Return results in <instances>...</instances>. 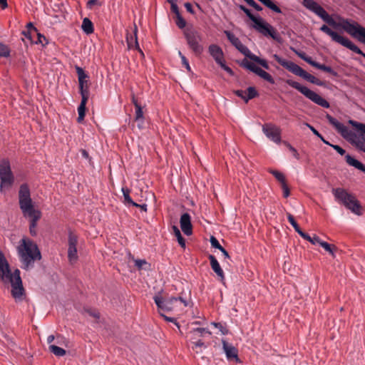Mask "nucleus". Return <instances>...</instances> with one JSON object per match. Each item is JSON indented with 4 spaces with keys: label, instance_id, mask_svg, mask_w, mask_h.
Segmentation results:
<instances>
[{
    "label": "nucleus",
    "instance_id": "f257e3e1",
    "mask_svg": "<svg viewBox=\"0 0 365 365\" xmlns=\"http://www.w3.org/2000/svg\"><path fill=\"white\" fill-rule=\"evenodd\" d=\"M302 4L307 9L319 16L327 24H323L320 27L319 29L322 32L331 37L333 41L341 44L351 51L365 58V53H364L356 45H355L348 38L344 37L331 29L329 26L336 29H341L344 30L351 36L357 39L359 42L365 44L364 27L352 19H346L339 15L336 16V19L339 21V22H336L333 19V17L329 14L327 11L314 0H302Z\"/></svg>",
    "mask_w": 365,
    "mask_h": 365
},
{
    "label": "nucleus",
    "instance_id": "f03ea898",
    "mask_svg": "<svg viewBox=\"0 0 365 365\" xmlns=\"http://www.w3.org/2000/svg\"><path fill=\"white\" fill-rule=\"evenodd\" d=\"M328 119L337 131L359 150L365 153V124L353 120L349 121L359 133L356 134L336 119L328 115Z\"/></svg>",
    "mask_w": 365,
    "mask_h": 365
},
{
    "label": "nucleus",
    "instance_id": "7ed1b4c3",
    "mask_svg": "<svg viewBox=\"0 0 365 365\" xmlns=\"http://www.w3.org/2000/svg\"><path fill=\"white\" fill-rule=\"evenodd\" d=\"M19 206L24 217L30 220L29 232L32 236L36 235L37 222L41 217L40 210L35 209L31 198L30 189L27 184H22L19 191Z\"/></svg>",
    "mask_w": 365,
    "mask_h": 365
},
{
    "label": "nucleus",
    "instance_id": "20e7f679",
    "mask_svg": "<svg viewBox=\"0 0 365 365\" xmlns=\"http://www.w3.org/2000/svg\"><path fill=\"white\" fill-rule=\"evenodd\" d=\"M17 252L24 269L32 266L35 261L41 258L37 245L28 237H23L17 247Z\"/></svg>",
    "mask_w": 365,
    "mask_h": 365
},
{
    "label": "nucleus",
    "instance_id": "39448f33",
    "mask_svg": "<svg viewBox=\"0 0 365 365\" xmlns=\"http://www.w3.org/2000/svg\"><path fill=\"white\" fill-rule=\"evenodd\" d=\"M153 299L160 314L176 312L187 305V302L181 297H170L165 299L158 294L154 296Z\"/></svg>",
    "mask_w": 365,
    "mask_h": 365
},
{
    "label": "nucleus",
    "instance_id": "423d86ee",
    "mask_svg": "<svg viewBox=\"0 0 365 365\" xmlns=\"http://www.w3.org/2000/svg\"><path fill=\"white\" fill-rule=\"evenodd\" d=\"M225 34L230 41V42L243 55L253 61L255 63L259 64L265 69H269V65L265 59L261 58L259 56L252 53L250 49L245 46L241 41L234 34L230 31H225Z\"/></svg>",
    "mask_w": 365,
    "mask_h": 365
},
{
    "label": "nucleus",
    "instance_id": "0eeeda50",
    "mask_svg": "<svg viewBox=\"0 0 365 365\" xmlns=\"http://www.w3.org/2000/svg\"><path fill=\"white\" fill-rule=\"evenodd\" d=\"M333 194L335 198L342 203L347 209L357 215H361V207L356 197L342 188H336L333 190Z\"/></svg>",
    "mask_w": 365,
    "mask_h": 365
},
{
    "label": "nucleus",
    "instance_id": "6e6552de",
    "mask_svg": "<svg viewBox=\"0 0 365 365\" xmlns=\"http://www.w3.org/2000/svg\"><path fill=\"white\" fill-rule=\"evenodd\" d=\"M286 83L289 86L297 89L301 93H302L306 98H307L314 103L325 108H329V103L326 99L322 98L321 96H319L314 91L309 89L307 87L302 86L299 83L291 79L287 80Z\"/></svg>",
    "mask_w": 365,
    "mask_h": 365
},
{
    "label": "nucleus",
    "instance_id": "1a4fd4ad",
    "mask_svg": "<svg viewBox=\"0 0 365 365\" xmlns=\"http://www.w3.org/2000/svg\"><path fill=\"white\" fill-rule=\"evenodd\" d=\"M184 36L189 48L192 52L200 56L204 51L203 37L201 33L192 29H187L184 31Z\"/></svg>",
    "mask_w": 365,
    "mask_h": 365
},
{
    "label": "nucleus",
    "instance_id": "9d476101",
    "mask_svg": "<svg viewBox=\"0 0 365 365\" xmlns=\"http://www.w3.org/2000/svg\"><path fill=\"white\" fill-rule=\"evenodd\" d=\"M0 191L1 192L11 187L14 182V177L8 159H3L0 162Z\"/></svg>",
    "mask_w": 365,
    "mask_h": 365
},
{
    "label": "nucleus",
    "instance_id": "9b49d317",
    "mask_svg": "<svg viewBox=\"0 0 365 365\" xmlns=\"http://www.w3.org/2000/svg\"><path fill=\"white\" fill-rule=\"evenodd\" d=\"M4 283H11V295L16 300H21L24 294V289L22 285L20 272L16 269L11 275L8 277V279L2 280Z\"/></svg>",
    "mask_w": 365,
    "mask_h": 365
},
{
    "label": "nucleus",
    "instance_id": "f8f14e48",
    "mask_svg": "<svg viewBox=\"0 0 365 365\" xmlns=\"http://www.w3.org/2000/svg\"><path fill=\"white\" fill-rule=\"evenodd\" d=\"M252 27L257 31L265 36H270L274 39L276 38L275 29L269 24L264 21L260 17H258L255 21L253 22Z\"/></svg>",
    "mask_w": 365,
    "mask_h": 365
},
{
    "label": "nucleus",
    "instance_id": "ddd939ff",
    "mask_svg": "<svg viewBox=\"0 0 365 365\" xmlns=\"http://www.w3.org/2000/svg\"><path fill=\"white\" fill-rule=\"evenodd\" d=\"M262 131L272 141L277 144L281 143V129L278 126L272 123H265L262 126Z\"/></svg>",
    "mask_w": 365,
    "mask_h": 365
},
{
    "label": "nucleus",
    "instance_id": "4468645a",
    "mask_svg": "<svg viewBox=\"0 0 365 365\" xmlns=\"http://www.w3.org/2000/svg\"><path fill=\"white\" fill-rule=\"evenodd\" d=\"M273 58L283 67L287 68L289 71L292 72L293 74L298 76L299 77H302L304 70L302 69L299 66L294 63L292 61H287L281 58L277 54H274Z\"/></svg>",
    "mask_w": 365,
    "mask_h": 365
},
{
    "label": "nucleus",
    "instance_id": "2eb2a0df",
    "mask_svg": "<svg viewBox=\"0 0 365 365\" xmlns=\"http://www.w3.org/2000/svg\"><path fill=\"white\" fill-rule=\"evenodd\" d=\"M297 56L306 61L307 63L311 65L312 66L320 69L323 71L329 73L334 76H337V72H336L331 67L326 66L324 64H321L317 61H314L312 57L308 56L304 52H296Z\"/></svg>",
    "mask_w": 365,
    "mask_h": 365
},
{
    "label": "nucleus",
    "instance_id": "dca6fc26",
    "mask_svg": "<svg viewBox=\"0 0 365 365\" xmlns=\"http://www.w3.org/2000/svg\"><path fill=\"white\" fill-rule=\"evenodd\" d=\"M244 66L250 70V71L255 73L260 78L267 81V82L274 84V80L272 76L259 66H257L255 63L250 61H245L243 63Z\"/></svg>",
    "mask_w": 365,
    "mask_h": 365
},
{
    "label": "nucleus",
    "instance_id": "f3484780",
    "mask_svg": "<svg viewBox=\"0 0 365 365\" xmlns=\"http://www.w3.org/2000/svg\"><path fill=\"white\" fill-rule=\"evenodd\" d=\"M77 243V236L73 233L70 232L68 235V258L71 263L75 262L78 259Z\"/></svg>",
    "mask_w": 365,
    "mask_h": 365
},
{
    "label": "nucleus",
    "instance_id": "a211bd4d",
    "mask_svg": "<svg viewBox=\"0 0 365 365\" xmlns=\"http://www.w3.org/2000/svg\"><path fill=\"white\" fill-rule=\"evenodd\" d=\"M180 224L182 231L185 235L189 236L192 233V225L191 223V217L190 215L185 212L183 213L180 220Z\"/></svg>",
    "mask_w": 365,
    "mask_h": 365
},
{
    "label": "nucleus",
    "instance_id": "6ab92c4d",
    "mask_svg": "<svg viewBox=\"0 0 365 365\" xmlns=\"http://www.w3.org/2000/svg\"><path fill=\"white\" fill-rule=\"evenodd\" d=\"M234 93L243 99L246 103L258 96L257 91L254 87H249L246 91L236 90Z\"/></svg>",
    "mask_w": 365,
    "mask_h": 365
},
{
    "label": "nucleus",
    "instance_id": "aec40b11",
    "mask_svg": "<svg viewBox=\"0 0 365 365\" xmlns=\"http://www.w3.org/2000/svg\"><path fill=\"white\" fill-rule=\"evenodd\" d=\"M208 51L217 64H220L225 61L224 53L219 46L216 44L210 45L208 47Z\"/></svg>",
    "mask_w": 365,
    "mask_h": 365
},
{
    "label": "nucleus",
    "instance_id": "412c9836",
    "mask_svg": "<svg viewBox=\"0 0 365 365\" xmlns=\"http://www.w3.org/2000/svg\"><path fill=\"white\" fill-rule=\"evenodd\" d=\"M12 274L4 255L0 252V279H8V277Z\"/></svg>",
    "mask_w": 365,
    "mask_h": 365
},
{
    "label": "nucleus",
    "instance_id": "4be33fe9",
    "mask_svg": "<svg viewBox=\"0 0 365 365\" xmlns=\"http://www.w3.org/2000/svg\"><path fill=\"white\" fill-rule=\"evenodd\" d=\"M208 258L210 262L212 269L215 272L220 281L224 283L225 280V276L217 259L214 255H209Z\"/></svg>",
    "mask_w": 365,
    "mask_h": 365
},
{
    "label": "nucleus",
    "instance_id": "5701e85b",
    "mask_svg": "<svg viewBox=\"0 0 365 365\" xmlns=\"http://www.w3.org/2000/svg\"><path fill=\"white\" fill-rule=\"evenodd\" d=\"M126 42L128 45V49H136L138 50L142 55L143 53L142 50L140 48L138 38H137V29H135V31L133 34L128 33L126 35Z\"/></svg>",
    "mask_w": 365,
    "mask_h": 365
},
{
    "label": "nucleus",
    "instance_id": "b1692460",
    "mask_svg": "<svg viewBox=\"0 0 365 365\" xmlns=\"http://www.w3.org/2000/svg\"><path fill=\"white\" fill-rule=\"evenodd\" d=\"M222 346L225 352L227 359H235L236 361H239L237 356V349L231 344H229L226 341H222Z\"/></svg>",
    "mask_w": 365,
    "mask_h": 365
},
{
    "label": "nucleus",
    "instance_id": "393cba45",
    "mask_svg": "<svg viewBox=\"0 0 365 365\" xmlns=\"http://www.w3.org/2000/svg\"><path fill=\"white\" fill-rule=\"evenodd\" d=\"M204 334H211V332L205 328H197L190 331L188 334L192 342L200 339L199 338L202 337Z\"/></svg>",
    "mask_w": 365,
    "mask_h": 365
},
{
    "label": "nucleus",
    "instance_id": "a878e982",
    "mask_svg": "<svg viewBox=\"0 0 365 365\" xmlns=\"http://www.w3.org/2000/svg\"><path fill=\"white\" fill-rule=\"evenodd\" d=\"M88 97L83 96L81 97V101L80 105L78 107V116L77 118V121L78 123L83 122L86 115V103L88 101Z\"/></svg>",
    "mask_w": 365,
    "mask_h": 365
},
{
    "label": "nucleus",
    "instance_id": "bb28decb",
    "mask_svg": "<svg viewBox=\"0 0 365 365\" xmlns=\"http://www.w3.org/2000/svg\"><path fill=\"white\" fill-rule=\"evenodd\" d=\"M135 113V121L138 123V127L139 129L144 128L145 118L141 105H136Z\"/></svg>",
    "mask_w": 365,
    "mask_h": 365
},
{
    "label": "nucleus",
    "instance_id": "cd10ccee",
    "mask_svg": "<svg viewBox=\"0 0 365 365\" xmlns=\"http://www.w3.org/2000/svg\"><path fill=\"white\" fill-rule=\"evenodd\" d=\"M345 158H346V163L349 165H351V166L357 168L358 170L365 173V165L363 163H361L359 160L354 159L349 155H346Z\"/></svg>",
    "mask_w": 365,
    "mask_h": 365
},
{
    "label": "nucleus",
    "instance_id": "c85d7f7f",
    "mask_svg": "<svg viewBox=\"0 0 365 365\" xmlns=\"http://www.w3.org/2000/svg\"><path fill=\"white\" fill-rule=\"evenodd\" d=\"M122 192L124 197V203L125 205H132L133 207H138V204L134 202L130 196V190L128 187H122Z\"/></svg>",
    "mask_w": 365,
    "mask_h": 365
},
{
    "label": "nucleus",
    "instance_id": "c756f323",
    "mask_svg": "<svg viewBox=\"0 0 365 365\" xmlns=\"http://www.w3.org/2000/svg\"><path fill=\"white\" fill-rule=\"evenodd\" d=\"M81 29L86 34H91L94 31L93 24L88 18L83 19Z\"/></svg>",
    "mask_w": 365,
    "mask_h": 365
},
{
    "label": "nucleus",
    "instance_id": "7c9ffc66",
    "mask_svg": "<svg viewBox=\"0 0 365 365\" xmlns=\"http://www.w3.org/2000/svg\"><path fill=\"white\" fill-rule=\"evenodd\" d=\"M29 39L31 40V43L35 44H41L43 46L48 43L46 37L38 31L37 34H34L31 36V38Z\"/></svg>",
    "mask_w": 365,
    "mask_h": 365
},
{
    "label": "nucleus",
    "instance_id": "2f4dec72",
    "mask_svg": "<svg viewBox=\"0 0 365 365\" xmlns=\"http://www.w3.org/2000/svg\"><path fill=\"white\" fill-rule=\"evenodd\" d=\"M173 234L176 237L179 245L182 247H185V240L181 235V232L178 227L175 225L173 227Z\"/></svg>",
    "mask_w": 365,
    "mask_h": 365
},
{
    "label": "nucleus",
    "instance_id": "473e14b6",
    "mask_svg": "<svg viewBox=\"0 0 365 365\" xmlns=\"http://www.w3.org/2000/svg\"><path fill=\"white\" fill-rule=\"evenodd\" d=\"M303 239L309 241L312 245L319 244L320 245L322 240L316 235H314L312 237L309 235L308 234L304 232L301 236Z\"/></svg>",
    "mask_w": 365,
    "mask_h": 365
},
{
    "label": "nucleus",
    "instance_id": "72a5a7b5",
    "mask_svg": "<svg viewBox=\"0 0 365 365\" xmlns=\"http://www.w3.org/2000/svg\"><path fill=\"white\" fill-rule=\"evenodd\" d=\"M287 220L292 225V226L294 227V230L300 235H303L304 232L302 230V229L299 227L297 222L295 221L294 217L291 214L287 215Z\"/></svg>",
    "mask_w": 365,
    "mask_h": 365
},
{
    "label": "nucleus",
    "instance_id": "f704fd0d",
    "mask_svg": "<svg viewBox=\"0 0 365 365\" xmlns=\"http://www.w3.org/2000/svg\"><path fill=\"white\" fill-rule=\"evenodd\" d=\"M78 83H79L80 93H81V97H83V96L88 97L89 91H88V88L87 86V81L86 80L78 81Z\"/></svg>",
    "mask_w": 365,
    "mask_h": 365
},
{
    "label": "nucleus",
    "instance_id": "c9c22d12",
    "mask_svg": "<svg viewBox=\"0 0 365 365\" xmlns=\"http://www.w3.org/2000/svg\"><path fill=\"white\" fill-rule=\"evenodd\" d=\"M49 350L57 356H63L66 354V351L63 349L56 345H50Z\"/></svg>",
    "mask_w": 365,
    "mask_h": 365
},
{
    "label": "nucleus",
    "instance_id": "e433bc0d",
    "mask_svg": "<svg viewBox=\"0 0 365 365\" xmlns=\"http://www.w3.org/2000/svg\"><path fill=\"white\" fill-rule=\"evenodd\" d=\"M302 78L312 83H314V84H316L318 86L322 85V83L316 77L309 74L307 71H304Z\"/></svg>",
    "mask_w": 365,
    "mask_h": 365
},
{
    "label": "nucleus",
    "instance_id": "4c0bfd02",
    "mask_svg": "<svg viewBox=\"0 0 365 365\" xmlns=\"http://www.w3.org/2000/svg\"><path fill=\"white\" fill-rule=\"evenodd\" d=\"M27 29H28V31L26 32H24V36L27 38H31V36L34 34H37V29L33 25L32 23H29L26 26Z\"/></svg>",
    "mask_w": 365,
    "mask_h": 365
},
{
    "label": "nucleus",
    "instance_id": "58836bf2",
    "mask_svg": "<svg viewBox=\"0 0 365 365\" xmlns=\"http://www.w3.org/2000/svg\"><path fill=\"white\" fill-rule=\"evenodd\" d=\"M192 349L196 352L200 353L202 351V348L205 347L204 342L201 339H197V341H192Z\"/></svg>",
    "mask_w": 365,
    "mask_h": 365
},
{
    "label": "nucleus",
    "instance_id": "ea45409f",
    "mask_svg": "<svg viewBox=\"0 0 365 365\" xmlns=\"http://www.w3.org/2000/svg\"><path fill=\"white\" fill-rule=\"evenodd\" d=\"M10 56V48L8 46L0 42V57L8 58Z\"/></svg>",
    "mask_w": 365,
    "mask_h": 365
},
{
    "label": "nucleus",
    "instance_id": "a19ab883",
    "mask_svg": "<svg viewBox=\"0 0 365 365\" xmlns=\"http://www.w3.org/2000/svg\"><path fill=\"white\" fill-rule=\"evenodd\" d=\"M283 144L289 150V151L292 153L293 156L297 159L299 160L300 156L295 148H294L289 142L283 141Z\"/></svg>",
    "mask_w": 365,
    "mask_h": 365
},
{
    "label": "nucleus",
    "instance_id": "79ce46f5",
    "mask_svg": "<svg viewBox=\"0 0 365 365\" xmlns=\"http://www.w3.org/2000/svg\"><path fill=\"white\" fill-rule=\"evenodd\" d=\"M270 173L275 177V178L282 184L285 183V177L283 173L277 170H271Z\"/></svg>",
    "mask_w": 365,
    "mask_h": 365
},
{
    "label": "nucleus",
    "instance_id": "37998d69",
    "mask_svg": "<svg viewBox=\"0 0 365 365\" xmlns=\"http://www.w3.org/2000/svg\"><path fill=\"white\" fill-rule=\"evenodd\" d=\"M305 125L312 131V133L317 135V137H319L322 141L324 143L327 144V145H330V143L326 140L324 137L312 126L310 124L306 123Z\"/></svg>",
    "mask_w": 365,
    "mask_h": 365
},
{
    "label": "nucleus",
    "instance_id": "c03bdc74",
    "mask_svg": "<svg viewBox=\"0 0 365 365\" xmlns=\"http://www.w3.org/2000/svg\"><path fill=\"white\" fill-rule=\"evenodd\" d=\"M175 24L180 29H184L186 26V21L181 14L175 16Z\"/></svg>",
    "mask_w": 365,
    "mask_h": 365
},
{
    "label": "nucleus",
    "instance_id": "a18cd8bd",
    "mask_svg": "<svg viewBox=\"0 0 365 365\" xmlns=\"http://www.w3.org/2000/svg\"><path fill=\"white\" fill-rule=\"evenodd\" d=\"M76 70L78 74V81L86 80V78H88V76L82 68L76 66Z\"/></svg>",
    "mask_w": 365,
    "mask_h": 365
},
{
    "label": "nucleus",
    "instance_id": "49530a36",
    "mask_svg": "<svg viewBox=\"0 0 365 365\" xmlns=\"http://www.w3.org/2000/svg\"><path fill=\"white\" fill-rule=\"evenodd\" d=\"M178 54H179V56L181 58V61H182V65L185 66V68L188 71H191V68L190 66V64H189V62H188V60L186 58V57L182 53L181 51H179L178 52Z\"/></svg>",
    "mask_w": 365,
    "mask_h": 365
},
{
    "label": "nucleus",
    "instance_id": "de8ad7c7",
    "mask_svg": "<svg viewBox=\"0 0 365 365\" xmlns=\"http://www.w3.org/2000/svg\"><path fill=\"white\" fill-rule=\"evenodd\" d=\"M320 245L328 252L333 255V250L334 248V246H331L329 243L322 241L320 244Z\"/></svg>",
    "mask_w": 365,
    "mask_h": 365
},
{
    "label": "nucleus",
    "instance_id": "09e8293b",
    "mask_svg": "<svg viewBox=\"0 0 365 365\" xmlns=\"http://www.w3.org/2000/svg\"><path fill=\"white\" fill-rule=\"evenodd\" d=\"M241 9L245 13V14L249 17L250 20L252 21V22L255 21V20L258 18L255 16L250 11V9L245 6H241Z\"/></svg>",
    "mask_w": 365,
    "mask_h": 365
},
{
    "label": "nucleus",
    "instance_id": "8fccbe9b",
    "mask_svg": "<svg viewBox=\"0 0 365 365\" xmlns=\"http://www.w3.org/2000/svg\"><path fill=\"white\" fill-rule=\"evenodd\" d=\"M135 265L137 267L138 269H141L144 265L148 264V263L145 259H135L134 260Z\"/></svg>",
    "mask_w": 365,
    "mask_h": 365
},
{
    "label": "nucleus",
    "instance_id": "3c124183",
    "mask_svg": "<svg viewBox=\"0 0 365 365\" xmlns=\"http://www.w3.org/2000/svg\"><path fill=\"white\" fill-rule=\"evenodd\" d=\"M223 70H225L227 73H228L230 76L234 75L233 71L225 64V61L218 64Z\"/></svg>",
    "mask_w": 365,
    "mask_h": 365
},
{
    "label": "nucleus",
    "instance_id": "603ef678",
    "mask_svg": "<svg viewBox=\"0 0 365 365\" xmlns=\"http://www.w3.org/2000/svg\"><path fill=\"white\" fill-rule=\"evenodd\" d=\"M210 243H211V245L215 247V248H217L218 250H220L222 247L220 245V242H218V240L215 237H211V239H210Z\"/></svg>",
    "mask_w": 365,
    "mask_h": 365
},
{
    "label": "nucleus",
    "instance_id": "864d4df0",
    "mask_svg": "<svg viewBox=\"0 0 365 365\" xmlns=\"http://www.w3.org/2000/svg\"><path fill=\"white\" fill-rule=\"evenodd\" d=\"M160 314L161 317H163L164 318V319L165 321L173 322L178 327V329L180 328V325H179L178 322H177V321L175 318L168 317V316L165 315V314Z\"/></svg>",
    "mask_w": 365,
    "mask_h": 365
},
{
    "label": "nucleus",
    "instance_id": "5fc2aeb1",
    "mask_svg": "<svg viewBox=\"0 0 365 365\" xmlns=\"http://www.w3.org/2000/svg\"><path fill=\"white\" fill-rule=\"evenodd\" d=\"M101 6V4L99 2L98 0H88L87 2V8L88 9H92L94 6Z\"/></svg>",
    "mask_w": 365,
    "mask_h": 365
},
{
    "label": "nucleus",
    "instance_id": "6e6d98bb",
    "mask_svg": "<svg viewBox=\"0 0 365 365\" xmlns=\"http://www.w3.org/2000/svg\"><path fill=\"white\" fill-rule=\"evenodd\" d=\"M282 190H283V196L284 197L287 198L289 196V189L287 186V185L285 183L282 184Z\"/></svg>",
    "mask_w": 365,
    "mask_h": 365
},
{
    "label": "nucleus",
    "instance_id": "4d7b16f0",
    "mask_svg": "<svg viewBox=\"0 0 365 365\" xmlns=\"http://www.w3.org/2000/svg\"><path fill=\"white\" fill-rule=\"evenodd\" d=\"M331 147H332L338 153H339L341 155H343L345 154V150H344L342 148H341L339 145H332L330 143L329 145Z\"/></svg>",
    "mask_w": 365,
    "mask_h": 365
},
{
    "label": "nucleus",
    "instance_id": "13d9d810",
    "mask_svg": "<svg viewBox=\"0 0 365 365\" xmlns=\"http://www.w3.org/2000/svg\"><path fill=\"white\" fill-rule=\"evenodd\" d=\"M170 9L172 12L175 14V16H179L180 14L177 4L170 5Z\"/></svg>",
    "mask_w": 365,
    "mask_h": 365
},
{
    "label": "nucleus",
    "instance_id": "bf43d9fd",
    "mask_svg": "<svg viewBox=\"0 0 365 365\" xmlns=\"http://www.w3.org/2000/svg\"><path fill=\"white\" fill-rule=\"evenodd\" d=\"M212 325H213L215 327L219 329L223 334L226 333V331H224L225 329L224 328V327L222 325L221 323L212 322Z\"/></svg>",
    "mask_w": 365,
    "mask_h": 365
},
{
    "label": "nucleus",
    "instance_id": "052dcab7",
    "mask_svg": "<svg viewBox=\"0 0 365 365\" xmlns=\"http://www.w3.org/2000/svg\"><path fill=\"white\" fill-rule=\"evenodd\" d=\"M185 7L189 13L194 14V10H193L192 6L190 3H185Z\"/></svg>",
    "mask_w": 365,
    "mask_h": 365
},
{
    "label": "nucleus",
    "instance_id": "680f3d73",
    "mask_svg": "<svg viewBox=\"0 0 365 365\" xmlns=\"http://www.w3.org/2000/svg\"><path fill=\"white\" fill-rule=\"evenodd\" d=\"M0 7L1 9H5L8 7L7 0H0Z\"/></svg>",
    "mask_w": 365,
    "mask_h": 365
},
{
    "label": "nucleus",
    "instance_id": "e2e57ef3",
    "mask_svg": "<svg viewBox=\"0 0 365 365\" xmlns=\"http://www.w3.org/2000/svg\"><path fill=\"white\" fill-rule=\"evenodd\" d=\"M220 250L222 252L225 258H227V259L230 258V255H229L228 252L225 250V249L224 247H222Z\"/></svg>",
    "mask_w": 365,
    "mask_h": 365
},
{
    "label": "nucleus",
    "instance_id": "0e129e2a",
    "mask_svg": "<svg viewBox=\"0 0 365 365\" xmlns=\"http://www.w3.org/2000/svg\"><path fill=\"white\" fill-rule=\"evenodd\" d=\"M131 101L133 103V104L134 105L135 108L136 107V105H140L138 100L136 99V98L135 97V96H132V99H131Z\"/></svg>",
    "mask_w": 365,
    "mask_h": 365
},
{
    "label": "nucleus",
    "instance_id": "69168bd1",
    "mask_svg": "<svg viewBox=\"0 0 365 365\" xmlns=\"http://www.w3.org/2000/svg\"><path fill=\"white\" fill-rule=\"evenodd\" d=\"M244 1L250 6L256 5V2L254 0H244Z\"/></svg>",
    "mask_w": 365,
    "mask_h": 365
},
{
    "label": "nucleus",
    "instance_id": "338daca9",
    "mask_svg": "<svg viewBox=\"0 0 365 365\" xmlns=\"http://www.w3.org/2000/svg\"><path fill=\"white\" fill-rule=\"evenodd\" d=\"M147 205L146 204H138V206L137 207H140L142 210L147 212Z\"/></svg>",
    "mask_w": 365,
    "mask_h": 365
},
{
    "label": "nucleus",
    "instance_id": "774afa93",
    "mask_svg": "<svg viewBox=\"0 0 365 365\" xmlns=\"http://www.w3.org/2000/svg\"><path fill=\"white\" fill-rule=\"evenodd\" d=\"M54 340V336L53 335H50L48 336L47 338V342L48 344H51L53 341Z\"/></svg>",
    "mask_w": 365,
    "mask_h": 365
}]
</instances>
